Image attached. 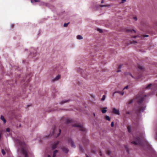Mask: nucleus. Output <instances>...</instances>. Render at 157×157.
Masks as SVG:
<instances>
[{"mask_svg": "<svg viewBox=\"0 0 157 157\" xmlns=\"http://www.w3.org/2000/svg\"><path fill=\"white\" fill-rule=\"evenodd\" d=\"M145 97L146 96L145 95L144 96L137 97H136L138 105L136 108V113L137 114H138L140 112H143L145 109L146 106L144 104H142Z\"/></svg>", "mask_w": 157, "mask_h": 157, "instance_id": "nucleus-1", "label": "nucleus"}, {"mask_svg": "<svg viewBox=\"0 0 157 157\" xmlns=\"http://www.w3.org/2000/svg\"><path fill=\"white\" fill-rule=\"evenodd\" d=\"M16 142L17 144L21 147V151L22 153L25 156V157H28L27 154L28 150L26 145L23 142L20 141L19 139L16 140Z\"/></svg>", "mask_w": 157, "mask_h": 157, "instance_id": "nucleus-2", "label": "nucleus"}, {"mask_svg": "<svg viewBox=\"0 0 157 157\" xmlns=\"http://www.w3.org/2000/svg\"><path fill=\"white\" fill-rule=\"evenodd\" d=\"M72 125L73 127L78 128L81 131L83 132H85L86 131V129L84 127L83 125L82 124L79 123H77L75 124H72Z\"/></svg>", "mask_w": 157, "mask_h": 157, "instance_id": "nucleus-3", "label": "nucleus"}, {"mask_svg": "<svg viewBox=\"0 0 157 157\" xmlns=\"http://www.w3.org/2000/svg\"><path fill=\"white\" fill-rule=\"evenodd\" d=\"M132 144H133L135 145H141V140L140 138L137 136L136 137V138L134 139V140L132 142Z\"/></svg>", "mask_w": 157, "mask_h": 157, "instance_id": "nucleus-4", "label": "nucleus"}, {"mask_svg": "<svg viewBox=\"0 0 157 157\" xmlns=\"http://www.w3.org/2000/svg\"><path fill=\"white\" fill-rule=\"evenodd\" d=\"M61 130L60 129H59V131H56V127H55L54 128L52 135H53L57 138L59 136L61 133Z\"/></svg>", "mask_w": 157, "mask_h": 157, "instance_id": "nucleus-5", "label": "nucleus"}, {"mask_svg": "<svg viewBox=\"0 0 157 157\" xmlns=\"http://www.w3.org/2000/svg\"><path fill=\"white\" fill-rule=\"evenodd\" d=\"M59 141H57L54 143L52 145V147L53 150L54 149L56 148L58 144H59Z\"/></svg>", "mask_w": 157, "mask_h": 157, "instance_id": "nucleus-6", "label": "nucleus"}, {"mask_svg": "<svg viewBox=\"0 0 157 157\" xmlns=\"http://www.w3.org/2000/svg\"><path fill=\"white\" fill-rule=\"evenodd\" d=\"M68 142L71 145V146L73 147H75V146L74 144V142L72 140V139L71 138H69L68 139Z\"/></svg>", "mask_w": 157, "mask_h": 157, "instance_id": "nucleus-7", "label": "nucleus"}, {"mask_svg": "<svg viewBox=\"0 0 157 157\" xmlns=\"http://www.w3.org/2000/svg\"><path fill=\"white\" fill-rule=\"evenodd\" d=\"M113 112L115 114L119 115L120 113L118 109H117L115 108H113Z\"/></svg>", "mask_w": 157, "mask_h": 157, "instance_id": "nucleus-8", "label": "nucleus"}, {"mask_svg": "<svg viewBox=\"0 0 157 157\" xmlns=\"http://www.w3.org/2000/svg\"><path fill=\"white\" fill-rule=\"evenodd\" d=\"M62 151L65 153H67L69 151L68 149L65 147H61Z\"/></svg>", "mask_w": 157, "mask_h": 157, "instance_id": "nucleus-9", "label": "nucleus"}, {"mask_svg": "<svg viewBox=\"0 0 157 157\" xmlns=\"http://www.w3.org/2000/svg\"><path fill=\"white\" fill-rule=\"evenodd\" d=\"M60 75H58L55 78L52 79V81L54 82L58 80L60 78Z\"/></svg>", "mask_w": 157, "mask_h": 157, "instance_id": "nucleus-10", "label": "nucleus"}, {"mask_svg": "<svg viewBox=\"0 0 157 157\" xmlns=\"http://www.w3.org/2000/svg\"><path fill=\"white\" fill-rule=\"evenodd\" d=\"M124 74L126 76L130 75L131 77H132V78H134V77L132 75V74L129 72H125L124 73Z\"/></svg>", "mask_w": 157, "mask_h": 157, "instance_id": "nucleus-11", "label": "nucleus"}, {"mask_svg": "<svg viewBox=\"0 0 157 157\" xmlns=\"http://www.w3.org/2000/svg\"><path fill=\"white\" fill-rule=\"evenodd\" d=\"M107 107H105L101 109V112L103 113H104L107 112Z\"/></svg>", "mask_w": 157, "mask_h": 157, "instance_id": "nucleus-12", "label": "nucleus"}, {"mask_svg": "<svg viewBox=\"0 0 157 157\" xmlns=\"http://www.w3.org/2000/svg\"><path fill=\"white\" fill-rule=\"evenodd\" d=\"M124 92L125 93V94H126V92H125V91H124H124H116V92H115L114 93H118L119 94H121V95H123L124 94Z\"/></svg>", "mask_w": 157, "mask_h": 157, "instance_id": "nucleus-13", "label": "nucleus"}, {"mask_svg": "<svg viewBox=\"0 0 157 157\" xmlns=\"http://www.w3.org/2000/svg\"><path fill=\"white\" fill-rule=\"evenodd\" d=\"M73 122V121L72 119H68L66 121V123L67 124L71 123Z\"/></svg>", "mask_w": 157, "mask_h": 157, "instance_id": "nucleus-14", "label": "nucleus"}, {"mask_svg": "<svg viewBox=\"0 0 157 157\" xmlns=\"http://www.w3.org/2000/svg\"><path fill=\"white\" fill-rule=\"evenodd\" d=\"M126 31L128 33H132V32H134L135 33H136V31L135 30L129 29H127Z\"/></svg>", "mask_w": 157, "mask_h": 157, "instance_id": "nucleus-15", "label": "nucleus"}, {"mask_svg": "<svg viewBox=\"0 0 157 157\" xmlns=\"http://www.w3.org/2000/svg\"><path fill=\"white\" fill-rule=\"evenodd\" d=\"M58 151L57 150H55L53 152V157H55L56 155V153L58 152Z\"/></svg>", "mask_w": 157, "mask_h": 157, "instance_id": "nucleus-16", "label": "nucleus"}, {"mask_svg": "<svg viewBox=\"0 0 157 157\" xmlns=\"http://www.w3.org/2000/svg\"><path fill=\"white\" fill-rule=\"evenodd\" d=\"M124 148H125V150H126L127 152L128 153H129V149H128V146L127 145H125Z\"/></svg>", "mask_w": 157, "mask_h": 157, "instance_id": "nucleus-17", "label": "nucleus"}, {"mask_svg": "<svg viewBox=\"0 0 157 157\" xmlns=\"http://www.w3.org/2000/svg\"><path fill=\"white\" fill-rule=\"evenodd\" d=\"M1 119L2 120V121H3L4 123H5L6 122V120L2 116H1Z\"/></svg>", "mask_w": 157, "mask_h": 157, "instance_id": "nucleus-18", "label": "nucleus"}, {"mask_svg": "<svg viewBox=\"0 0 157 157\" xmlns=\"http://www.w3.org/2000/svg\"><path fill=\"white\" fill-rule=\"evenodd\" d=\"M77 39L79 40H81L82 39V37L80 35H78L77 36Z\"/></svg>", "mask_w": 157, "mask_h": 157, "instance_id": "nucleus-19", "label": "nucleus"}, {"mask_svg": "<svg viewBox=\"0 0 157 157\" xmlns=\"http://www.w3.org/2000/svg\"><path fill=\"white\" fill-rule=\"evenodd\" d=\"M40 2V1L39 0H31V2L32 3H33L34 2Z\"/></svg>", "mask_w": 157, "mask_h": 157, "instance_id": "nucleus-20", "label": "nucleus"}, {"mask_svg": "<svg viewBox=\"0 0 157 157\" xmlns=\"http://www.w3.org/2000/svg\"><path fill=\"white\" fill-rule=\"evenodd\" d=\"M127 128L128 132H131V128L130 126H127Z\"/></svg>", "mask_w": 157, "mask_h": 157, "instance_id": "nucleus-21", "label": "nucleus"}, {"mask_svg": "<svg viewBox=\"0 0 157 157\" xmlns=\"http://www.w3.org/2000/svg\"><path fill=\"white\" fill-rule=\"evenodd\" d=\"M138 68L141 70H143V67L139 65L138 66Z\"/></svg>", "mask_w": 157, "mask_h": 157, "instance_id": "nucleus-22", "label": "nucleus"}, {"mask_svg": "<svg viewBox=\"0 0 157 157\" xmlns=\"http://www.w3.org/2000/svg\"><path fill=\"white\" fill-rule=\"evenodd\" d=\"M97 30L99 31L100 33H102L103 32L102 30L99 28H97Z\"/></svg>", "mask_w": 157, "mask_h": 157, "instance_id": "nucleus-23", "label": "nucleus"}, {"mask_svg": "<svg viewBox=\"0 0 157 157\" xmlns=\"http://www.w3.org/2000/svg\"><path fill=\"white\" fill-rule=\"evenodd\" d=\"M122 65H120L119 66V67H118V68L120 69L122 66ZM121 70H117V72H119L120 71H121Z\"/></svg>", "mask_w": 157, "mask_h": 157, "instance_id": "nucleus-24", "label": "nucleus"}, {"mask_svg": "<svg viewBox=\"0 0 157 157\" xmlns=\"http://www.w3.org/2000/svg\"><path fill=\"white\" fill-rule=\"evenodd\" d=\"M151 85V84H148L146 88V89H149V87H150V86Z\"/></svg>", "mask_w": 157, "mask_h": 157, "instance_id": "nucleus-25", "label": "nucleus"}, {"mask_svg": "<svg viewBox=\"0 0 157 157\" xmlns=\"http://www.w3.org/2000/svg\"><path fill=\"white\" fill-rule=\"evenodd\" d=\"M69 24V22H68L67 23H64L63 25L64 27H67L68 25Z\"/></svg>", "mask_w": 157, "mask_h": 157, "instance_id": "nucleus-26", "label": "nucleus"}, {"mask_svg": "<svg viewBox=\"0 0 157 157\" xmlns=\"http://www.w3.org/2000/svg\"><path fill=\"white\" fill-rule=\"evenodd\" d=\"M2 152L3 155H5L6 154V152L5 150L4 149L2 150Z\"/></svg>", "mask_w": 157, "mask_h": 157, "instance_id": "nucleus-27", "label": "nucleus"}, {"mask_svg": "<svg viewBox=\"0 0 157 157\" xmlns=\"http://www.w3.org/2000/svg\"><path fill=\"white\" fill-rule=\"evenodd\" d=\"M105 95H103L102 96V98L101 99V101H103L105 99Z\"/></svg>", "mask_w": 157, "mask_h": 157, "instance_id": "nucleus-28", "label": "nucleus"}, {"mask_svg": "<svg viewBox=\"0 0 157 157\" xmlns=\"http://www.w3.org/2000/svg\"><path fill=\"white\" fill-rule=\"evenodd\" d=\"M68 101H69V100H66L65 101H62L61 102V104H63L64 103H65L67 102Z\"/></svg>", "mask_w": 157, "mask_h": 157, "instance_id": "nucleus-29", "label": "nucleus"}, {"mask_svg": "<svg viewBox=\"0 0 157 157\" xmlns=\"http://www.w3.org/2000/svg\"><path fill=\"white\" fill-rule=\"evenodd\" d=\"M133 101V100H130L128 102V104H131Z\"/></svg>", "mask_w": 157, "mask_h": 157, "instance_id": "nucleus-30", "label": "nucleus"}, {"mask_svg": "<svg viewBox=\"0 0 157 157\" xmlns=\"http://www.w3.org/2000/svg\"><path fill=\"white\" fill-rule=\"evenodd\" d=\"M79 148L80 150L82 152H83L84 150L83 149L82 147L80 145L79 146Z\"/></svg>", "mask_w": 157, "mask_h": 157, "instance_id": "nucleus-31", "label": "nucleus"}, {"mask_svg": "<svg viewBox=\"0 0 157 157\" xmlns=\"http://www.w3.org/2000/svg\"><path fill=\"white\" fill-rule=\"evenodd\" d=\"M128 86H125V87H124L123 89V90H124L125 89H127L128 88Z\"/></svg>", "mask_w": 157, "mask_h": 157, "instance_id": "nucleus-32", "label": "nucleus"}, {"mask_svg": "<svg viewBox=\"0 0 157 157\" xmlns=\"http://www.w3.org/2000/svg\"><path fill=\"white\" fill-rule=\"evenodd\" d=\"M137 43V42L136 41H133L131 42V44L136 43Z\"/></svg>", "mask_w": 157, "mask_h": 157, "instance_id": "nucleus-33", "label": "nucleus"}, {"mask_svg": "<svg viewBox=\"0 0 157 157\" xmlns=\"http://www.w3.org/2000/svg\"><path fill=\"white\" fill-rule=\"evenodd\" d=\"M6 131L7 132H9L10 131V129L9 128H8L6 129Z\"/></svg>", "mask_w": 157, "mask_h": 157, "instance_id": "nucleus-34", "label": "nucleus"}, {"mask_svg": "<svg viewBox=\"0 0 157 157\" xmlns=\"http://www.w3.org/2000/svg\"><path fill=\"white\" fill-rule=\"evenodd\" d=\"M111 127H113L114 126V123L113 122H112L111 123Z\"/></svg>", "mask_w": 157, "mask_h": 157, "instance_id": "nucleus-35", "label": "nucleus"}, {"mask_svg": "<svg viewBox=\"0 0 157 157\" xmlns=\"http://www.w3.org/2000/svg\"><path fill=\"white\" fill-rule=\"evenodd\" d=\"M133 19L136 21L137 20V18L136 17H133Z\"/></svg>", "mask_w": 157, "mask_h": 157, "instance_id": "nucleus-36", "label": "nucleus"}, {"mask_svg": "<svg viewBox=\"0 0 157 157\" xmlns=\"http://www.w3.org/2000/svg\"><path fill=\"white\" fill-rule=\"evenodd\" d=\"M105 119L107 120H108V116L107 115L105 117Z\"/></svg>", "mask_w": 157, "mask_h": 157, "instance_id": "nucleus-37", "label": "nucleus"}, {"mask_svg": "<svg viewBox=\"0 0 157 157\" xmlns=\"http://www.w3.org/2000/svg\"><path fill=\"white\" fill-rule=\"evenodd\" d=\"M126 114H129L130 113V112L129 111H127L126 112Z\"/></svg>", "mask_w": 157, "mask_h": 157, "instance_id": "nucleus-38", "label": "nucleus"}, {"mask_svg": "<svg viewBox=\"0 0 157 157\" xmlns=\"http://www.w3.org/2000/svg\"><path fill=\"white\" fill-rule=\"evenodd\" d=\"M100 6L101 7H104V6H107V5H100Z\"/></svg>", "mask_w": 157, "mask_h": 157, "instance_id": "nucleus-39", "label": "nucleus"}, {"mask_svg": "<svg viewBox=\"0 0 157 157\" xmlns=\"http://www.w3.org/2000/svg\"><path fill=\"white\" fill-rule=\"evenodd\" d=\"M148 35H144V37H148Z\"/></svg>", "mask_w": 157, "mask_h": 157, "instance_id": "nucleus-40", "label": "nucleus"}, {"mask_svg": "<svg viewBox=\"0 0 157 157\" xmlns=\"http://www.w3.org/2000/svg\"><path fill=\"white\" fill-rule=\"evenodd\" d=\"M11 26L12 28H13L14 26V25L13 24H12Z\"/></svg>", "mask_w": 157, "mask_h": 157, "instance_id": "nucleus-41", "label": "nucleus"}, {"mask_svg": "<svg viewBox=\"0 0 157 157\" xmlns=\"http://www.w3.org/2000/svg\"><path fill=\"white\" fill-rule=\"evenodd\" d=\"M126 1V0H122V2H121V3H124V2H125Z\"/></svg>", "mask_w": 157, "mask_h": 157, "instance_id": "nucleus-42", "label": "nucleus"}, {"mask_svg": "<svg viewBox=\"0 0 157 157\" xmlns=\"http://www.w3.org/2000/svg\"><path fill=\"white\" fill-rule=\"evenodd\" d=\"M108 153H109V155H110V154L111 153V152L110 151H109V152H108Z\"/></svg>", "mask_w": 157, "mask_h": 157, "instance_id": "nucleus-43", "label": "nucleus"}, {"mask_svg": "<svg viewBox=\"0 0 157 157\" xmlns=\"http://www.w3.org/2000/svg\"><path fill=\"white\" fill-rule=\"evenodd\" d=\"M100 155L101 156L102 155V154H101V151H100Z\"/></svg>", "mask_w": 157, "mask_h": 157, "instance_id": "nucleus-44", "label": "nucleus"}, {"mask_svg": "<svg viewBox=\"0 0 157 157\" xmlns=\"http://www.w3.org/2000/svg\"><path fill=\"white\" fill-rule=\"evenodd\" d=\"M136 37H137V36H133V37L134 38H136Z\"/></svg>", "mask_w": 157, "mask_h": 157, "instance_id": "nucleus-45", "label": "nucleus"}, {"mask_svg": "<svg viewBox=\"0 0 157 157\" xmlns=\"http://www.w3.org/2000/svg\"><path fill=\"white\" fill-rule=\"evenodd\" d=\"M86 157H89L86 154Z\"/></svg>", "mask_w": 157, "mask_h": 157, "instance_id": "nucleus-46", "label": "nucleus"}, {"mask_svg": "<svg viewBox=\"0 0 157 157\" xmlns=\"http://www.w3.org/2000/svg\"><path fill=\"white\" fill-rule=\"evenodd\" d=\"M86 157H89L86 154Z\"/></svg>", "mask_w": 157, "mask_h": 157, "instance_id": "nucleus-47", "label": "nucleus"}, {"mask_svg": "<svg viewBox=\"0 0 157 157\" xmlns=\"http://www.w3.org/2000/svg\"><path fill=\"white\" fill-rule=\"evenodd\" d=\"M103 0H102L101 1V3H103Z\"/></svg>", "mask_w": 157, "mask_h": 157, "instance_id": "nucleus-48", "label": "nucleus"}, {"mask_svg": "<svg viewBox=\"0 0 157 157\" xmlns=\"http://www.w3.org/2000/svg\"><path fill=\"white\" fill-rule=\"evenodd\" d=\"M110 120V118L109 117V121Z\"/></svg>", "mask_w": 157, "mask_h": 157, "instance_id": "nucleus-49", "label": "nucleus"}, {"mask_svg": "<svg viewBox=\"0 0 157 157\" xmlns=\"http://www.w3.org/2000/svg\"><path fill=\"white\" fill-rule=\"evenodd\" d=\"M48 157H51L50 155H48Z\"/></svg>", "mask_w": 157, "mask_h": 157, "instance_id": "nucleus-50", "label": "nucleus"}, {"mask_svg": "<svg viewBox=\"0 0 157 157\" xmlns=\"http://www.w3.org/2000/svg\"><path fill=\"white\" fill-rule=\"evenodd\" d=\"M94 116H95V113H94Z\"/></svg>", "mask_w": 157, "mask_h": 157, "instance_id": "nucleus-51", "label": "nucleus"}, {"mask_svg": "<svg viewBox=\"0 0 157 157\" xmlns=\"http://www.w3.org/2000/svg\"><path fill=\"white\" fill-rule=\"evenodd\" d=\"M106 153H108V152L107 151H106Z\"/></svg>", "mask_w": 157, "mask_h": 157, "instance_id": "nucleus-52", "label": "nucleus"}]
</instances>
